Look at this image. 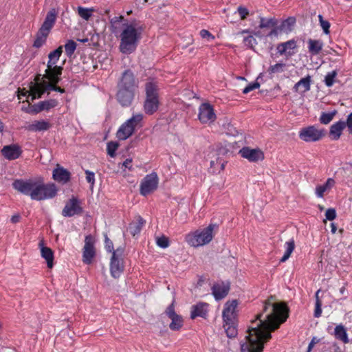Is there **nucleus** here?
<instances>
[{
	"mask_svg": "<svg viewBox=\"0 0 352 352\" xmlns=\"http://www.w3.org/2000/svg\"><path fill=\"white\" fill-rule=\"evenodd\" d=\"M270 296L265 302L263 312L252 321L255 327H249L245 341L241 344V352H262L264 344L272 338L271 333L280 327L289 317V309L284 302H275Z\"/></svg>",
	"mask_w": 352,
	"mask_h": 352,
	"instance_id": "1",
	"label": "nucleus"
},
{
	"mask_svg": "<svg viewBox=\"0 0 352 352\" xmlns=\"http://www.w3.org/2000/svg\"><path fill=\"white\" fill-rule=\"evenodd\" d=\"M12 187L19 192L30 196L32 200L42 201L54 198L58 188L54 183L45 184L41 177L15 179Z\"/></svg>",
	"mask_w": 352,
	"mask_h": 352,
	"instance_id": "2",
	"label": "nucleus"
},
{
	"mask_svg": "<svg viewBox=\"0 0 352 352\" xmlns=\"http://www.w3.org/2000/svg\"><path fill=\"white\" fill-rule=\"evenodd\" d=\"M145 28L144 24L137 21L123 25L119 46L122 53L129 54L135 50Z\"/></svg>",
	"mask_w": 352,
	"mask_h": 352,
	"instance_id": "3",
	"label": "nucleus"
},
{
	"mask_svg": "<svg viewBox=\"0 0 352 352\" xmlns=\"http://www.w3.org/2000/svg\"><path fill=\"white\" fill-rule=\"evenodd\" d=\"M58 12L54 8L50 9L47 13L44 22L36 33L33 47L40 48L45 43L47 38L56 21Z\"/></svg>",
	"mask_w": 352,
	"mask_h": 352,
	"instance_id": "4",
	"label": "nucleus"
},
{
	"mask_svg": "<svg viewBox=\"0 0 352 352\" xmlns=\"http://www.w3.org/2000/svg\"><path fill=\"white\" fill-rule=\"evenodd\" d=\"M217 227L215 224H210L207 228L186 236V242L191 246L199 247L209 243L213 238V230Z\"/></svg>",
	"mask_w": 352,
	"mask_h": 352,
	"instance_id": "5",
	"label": "nucleus"
},
{
	"mask_svg": "<svg viewBox=\"0 0 352 352\" xmlns=\"http://www.w3.org/2000/svg\"><path fill=\"white\" fill-rule=\"evenodd\" d=\"M63 52V47L60 46L55 50L51 52L49 55V60L47 65V68L45 72H48V76L54 82L58 81V75L62 74L63 67L56 65L57 61Z\"/></svg>",
	"mask_w": 352,
	"mask_h": 352,
	"instance_id": "6",
	"label": "nucleus"
},
{
	"mask_svg": "<svg viewBox=\"0 0 352 352\" xmlns=\"http://www.w3.org/2000/svg\"><path fill=\"white\" fill-rule=\"evenodd\" d=\"M142 119L143 116L141 113L133 115L132 118L120 126L116 133L117 138L120 140H125L129 138L133 133L135 127L138 126Z\"/></svg>",
	"mask_w": 352,
	"mask_h": 352,
	"instance_id": "7",
	"label": "nucleus"
},
{
	"mask_svg": "<svg viewBox=\"0 0 352 352\" xmlns=\"http://www.w3.org/2000/svg\"><path fill=\"white\" fill-rule=\"evenodd\" d=\"M124 248H118L113 252L110 262V272L111 276L116 278L120 276L124 271Z\"/></svg>",
	"mask_w": 352,
	"mask_h": 352,
	"instance_id": "8",
	"label": "nucleus"
},
{
	"mask_svg": "<svg viewBox=\"0 0 352 352\" xmlns=\"http://www.w3.org/2000/svg\"><path fill=\"white\" fill-rule=\"evenodd\" d=\"M323 136H324V131L318 129L314 126L302 128L299 132L300 139L307 142L318 141Z\"/></svg>",
	"mask_w": 352,
	"mask_h": 352,
	"instance_id": "9",
	"label": "nucleus"
},
{
	"mask_svg": "<svg viewBox=\"0 0 352 352\" xmlns=\"http://www.w3.org/2000/svg\"><path fill=\"white\" fill-rule=\"evenodd\" d=\"M158 186V177L155 173L147 175L140 184V194L146 196L155 191Z\"/></svg>",
	"mask_w": 352,
	"mask_h": 352,
	"instance_id": "10",
	"label": "nucleus"
},
{
	"mask_svg": "<svg viewBox=\"0 0 352 352\" xmlns=\"http://www.w3.org/2000/svg\"><path fill=\"white\" fill-rule=\"evenodd\" d=\"M118 87L128 89L136 91L138 87V80L131 69H126L120 77Z\"/></svg>",
	"mask_w": 352,
	"mask_h": 352,
	"instance_id": "11",
	"label": "nucleus"
},
{
	"mask_svg": "<svg viewBox=\"0 0 352 352\" xmlns=\"http://www.w3.org/2000/svg\"><path fill=\"white\" fill-rule=\"evenodd\" d=\"M238 302L236 300L232 301H228L226 302L224 309L222 313V317L224 323L226 324H236L237 321V314L236 307Z\"/></svg>",
	"mask_w": 352,
	"mask_h": 352,
	"instance_id": "12",
	"label": "nucleus"
},
{
	"mask_svg": "<svg viewBox=\"0 0 352 352\" xmlns=\"http://www.w3.org/2000/svg\"><path fill=\"white\" fill-rule=\"evenodd\" d=\"M295 23L296 19L294 17H288L283 21L280 25L277 23L275 28L271 30L267 36L269 37H277L281 34H288L293 30Z\"/></svg>",
	"mask_w": 352,
	"mask_h": 352,
	"instance_id": "13",
	"label": "nucleus"
},
{
	"mask_svg": "<svg viewBox=\"0 0 352 352\" xmlns=\"http://www.w3.org/2000/svg\"><path fill=\"white\" fill-rule=\"evenodd\" d=\"M166 314L171 320L169 328L172 331H179L184 325V320L180 315L175 311V300L166 308Z\"/></svg>",
	"mask_w": 352,
	"mask_h": 352,
	"instance_id": "14",
	"label": "nucleus"
},
{
	"mask_svg": "<svg viewBox=\"0 0 352 352\" xmlns=\"http://www.w3.org/2000/svg\"><path fill=\"white\" fill-rule=\"evenodd\" d=\"M83 212L80 202L77 197H72L66 203L62 211V215L66 217H71L74 215H80Z\"/></svg>",
	"mask_w": 352,
	"mask_h": 352,
	"instance_id": "15",
	"label": "nucleus"
},
{
	"mask_svg": "<svg viewBox=\"0 0 352 352\" xmlns=\"http://www.w3.org/2000/svg\"><path fill=\"white\" fill-rule=\"evenodd\" d=\"M95 255L94 240L93 236L89 234L85 236L82 261L86 264H90Z\"/></svg>",
	"mask_w": 352,
	"mask_h": 352,
	"instance_id": "16",
	"label": "nucleus"
},
{
	"mask_svg": "<svg viewBox=\"0 0 352 352\" xmlns=\"http://www.w3.org/2000/svg\"><path fill=\"white\" fill-rule=\"evenodd\" d=\"M198 116L200 122L204 124L214 122L216 119L214 109L208 103H204L200 105Z\"/></svg>",
	"mask_w": 352,
	"mask_h": 352,
	"instance_id": "17",
	"label": "nucleus"
},
{
	"mask_svg": "<svg viewBox=\"0 0 352 352\" xmlns=\"http://www.w3.org/2000/svg\"><path fill=\"white\" fill-rule=\"evenodd\" d=\"M135 93L133 90L118 87L116 98L122 107H129L134 99Z\"/></svg>",
	"mask_w": 352,
	"mask_h": 352,
	"instance_id": "18",
	"label": "nucleus"
},
{
	"mask_svg": "<svg viewBox=\"0 0 352 352\" xmlns=\"http://www.w3.org/2000/svg\"><path fill=\"white\" fill-rule=\"evenodd\" d=\"M239 154L250 162H255L264 158V154L259 148L243 147L239 151Z\"/></svg>",
	"mask_w": 352,
	"mask_h": 352,
	"instance_id": "19",
	"label": "nucleus"
},
{
	"mask_svg": "<svg viewBox=\"0 0 352 352\" xmlns=\"http://www.w3.org/2000/svg\"><path fill=\"white\" fill-rule=\"evenodd\" d=\"M2 155L8 160H14L19 158L21 153L22 149L17 144H12L4 146L1 151Z\"/></svg>",
	"mask_w": 352,
	"mask_h": 352,
	"instance_id": "20",
	"label": "nucleus"
},
{
	"mask_svg": "<svg viewBox=\"0 0 352 352\" xmlns=\"http://www.w3.org/2000/svg\"><path fill=\"white\" fill-rule=\"evenodd\" d=\"M52 177L58 183L65 184L70 180L71 173L67 169L57 164L56 168L53 170Z\"/></svg>",
	"mask_w": 352,
	"mask_h": 352,
	"instance_id": "21",
	"label": "nucleus"
},
{
	"mask_svg": "<svg viewBox=\"0 0 352 352\" xmlns=\"http://www.w3.org/2000/svg\"><path fill=\"white\" fill-rule=\"evenodd\" d=\"M230 290V285L223 282L217 283L212 287V292L214 298L217 300L225 298Z\"/></svg>",
	"mask_w": 352,
	"mask_h": 352,
	"instance_id": "22",
	"label": "nucleus"
},
{
	"mask_svg": "<svg viewBox=\"0 0 352 352\" xmlns=\"http://www.w3.org/2000/svg\"><path fill=\"white\" fill-rule=\"evenodd\" d=\"M38 247L41 250V255L43 258L47 263L48 268H52L54 265V252L53 250L45 246L44 241L41 240L38 243Z\"/></svg>",
	"mask_w": 352,
	"mask_h": 352,
	"instance_id": "23",
	"label": "nucleus"
},
{
	"mask_svg": "<svg viewBox=\"0 0 352 352\" xmlns=\"http://www.w3.org/2000/svg\"><path fill=\"white\" fill-rule=\"evenodd\" d=\"M52 124L50 122L44 120H34L25 126L26 130L32 132L45 131L50 129Z\"/></svg>",
	"mask_w": 352,
	"mask_h": 352,
	"instance_id": "24",
	"label": "nucleus"
},
{
	"mask_svg": "<svg viewBox=\"0 0 352 352\" xmlns=\"http://www.w3.org/2000/svg\"><path fill=\"white\" fill-rule=\"evenodd\" d=\"M208 304L206 302H199L191 307L190 318L195 319L197 317L206 318L208 315Z\"/></svg>",
	"mask_w": 352,
	"mask_h": 352,
	"instance_id": "25",
	"label": "nucleus"
},
{
	"mask_svg": "<svg viewBox=\"0 0 352 352\" xmlns=\"http://www.w3.org/2000/svg\"><path fill=\"white\" fill-rule=\"evenodd\" d=\"M44 78H45V75L42 76L41 74H37L34 78V82H31L30 83L29 87L32 95V102L36 98L37 94L43 87V82H46Z\"/></svg>",
	"mask_w": 352,
	"mask_h": 352,
	"instance_id": "26",
	"label": "nucleus"
},
{
	"mask_svg": "<svg viewBox=\"0 0 352 352\" xmlns=\"http://www.w3.org/2000/svg\"><path fill=\"white\" fill-rule=\"evenodd\" d=\"M345 127L346 124L344 121H339L332 124L329 130L331 138L333 140H338L340 138L342 132Z\"/></svg>",
	"mask_w": 352,
	"mask_h": 352,
	"instance_id": "27",
	"label": "nucleus"
},
{
	"mask_svg": "<svg viewBox=\"0 0 352 352\" xmlns=\"http://www.w3.org/2000/svg\"><path fill=\"white\" fill-rule=\"evenodd\" d=\"M296 47V42L292 39L285 43H281L277 45V50L280 55L286 54L288 56L292 55L294 53L288 51L289 50H294Z\"/></svg>",
	"mask_w": 352,
	"mask_h": 352,
	"instance_id": "28",
	"label": "nucleus"
},
{
	"mask_svg": "<svg viewBox=\"0 0 352 352\" xmlns=\"http://www.w3.org/2000/svg\"><path fill=\"white\" fill-rule=\"evenodd\" d=\"M60 75H58V81L54 82L53 80L51 79L50 77L48 76V72H45V78L48 79L50 82L46 81L45 82H43V87L40 89L38 94H37L36 98H41V96L47 90L54 91V88L56 87V84H58L60 80Z\"/></svg>",
	"mask_w": 352,
	"mask_h": 352,
	"instance_id": "29",
	"label": "nucleus"
},
{
	"mask_svg": "<svg viewBox=\"0 0 352 352\" xmlns=\"http://www.w3.org/2000/svg\"><path fill=\"white\" fill-rule=\"evenodd\" d=\"M145 220L140 216L135 217V220L129 224V230L133 236L139 234L145 224Z\"/></svg>",
	"mask_w": 352,
	"mask_h": 352,
	"instance_id": "30",
	"label": "nucleus"
},
{
	"mask_svg": "<svg viewBox=\"0 0 352 352\" xmlns=\"http://www.w3.org/2000/svg\"><path fill=\"white\" fill-rule=\"evenodd\" d=\"M159 107L158 98H146L144 102V111L148 115H152L157 111Z\"/></svg>",
	"mask_w": 352,
	"mask_h": 352,
	"instance_id": "31",
	"label": "nucleus"
},
{
	"mask_svg": "<svg viewBox=\"0 0 352 352\" xmlns=\"http://www.w3.org/2000/svg\"><path fill=\"white\" fill-rule=\"evenodd\" d=\"M336 182L332 178H329L323 185H318L316 188V195L318 197L322 198L326 191L329 190L335 185Z\"/></svg>",
	"mask_w": 352,
	"mask_h": 352,
	"instance_id": "32",
	"label": "nucleus"
},
{
	"mask_svg": "<svg viewBox=\"0 0 352 352\" xmlns=\"http://www.w3.org/2000/svg\"><path fill=\"white\" fill-rule=\"evenodd\" d=\"M311 76L308 75L305 78H302L298 82H296L294 86V89L295 91H298L299 89H301V91L303 93L308 91L311 88Z\"/></svg>",
	"mask_w": 352,
	"mask_h": 352,
	"instance_id": "33",
	"label": "nucleus"
},
{
	"mask_svg": "<svg viewBox=\"0 0 352 352\" xmlns=\"http://www.w3.org/2000/svg\"><path fill=\"white\" fill-rule=\"evenodd\" d=\"M146 98H158L157 87L153 81L147 82L145 85Z\"/></svg>",
	"mask_w": 352,
	"mask_h": 352,
	"instance_id": "34",
	"label": "nucleus"
},
{
	"mask_svg": "<svg viewBox=\"0 0 352 352\" xmlns=\"http://www.w3.org/2000/svg\"><path fill=\"white\" fill-rule=\"evenodd\" d=\"M309 52L313 55L318 54L322 49L323 43L320 40L309 39Z\"/></svg>",
	"mask_w": 352,
	"mask_h": 352,
	"instance_id": "35",
	"label": "nucleus"
},
{
	"mask_svg": "<svg viewBox=\"0 0 352 352\" xmlns=\"http://www.w3.org/2000/svg\"><path fill=\"white\" fill-rule=\"evenodd\" d=\"M334 335L336 339L341 340L344 343H348L349 341L346 329L342 324L336 327Z\"/></svg>",
	"mask_w": 352,
	"mask_h": 352,
	"instance_id": "36",
	"label": "nucleus"
},
{
	"mask_svg": "<svg viewBox=\"0 0 352 352\" xmlns=\"http://www.w3.org/2000/svg\"><path fill=\"white\" fill-rule=\"evenodd\" d=\"M278 20L276 18L265 19L260 17L259 28H275L277 25Z\"/></svg>",
	"mask_w": 352,
	"mask_h": 352,
	"instance_id": "37",
	"label": "nucleus"
},
{
	"mask_svg": "<svg viewBox=\"0 0 352 352\" xmlns=\"http://www.w3.org/2000/svg\"><path fill=\"white\" fill-rule=\"evenodd\" d=\"M285 251L284 253L283 256L280 258V262H285L291 256L292 252L294 251L295 248V242L294 240L292 239L289 240V241H287L285 243Z\"/></svg>",
	"mask_w": 352,
	"mask_h": 352,
	"instance_id": "38",
	"label": "nucleus"
},
{
	"mask_svg": "<svg viewBox=\"0 0 352 352\" xmlns=\"http://www.w3.org/2000/svg\"><path fill=\"white\" fill-rule=\"evenodd\" d=\"M78 14L83 19L88 21L94 12V8H86L81 6L78 7Z\"/></svg>",
	"mask_w": 352,
	"mask_h": 352,
	"instance_id": "39",
	"label": "nucleus"
},
{
	"mask_svg": "<svg viewBox=\"0 0 352 352\" xmlns=\"http://www.w3.org/2000/svg\"><path fill=\"white\" fill-rule=\"evenodd\" d=\"M223 327L225 329L226 335L228 338H234L237 335L236 324H226L224 323Z\"/></svg>",
	"mask_w": 352,
	"mask_h": 352,
	"instance_id": "40",
	"label": "nucleus"
},
{
	"mask_svg": "<svg viewBox=\"0 0 352 352\" xmlns=\"http://www.w3.org/2000/svg\"><path fill=\"white\" fill-rule=\"evenodd\" d=\"M76 43L72 40H69L65 45V50L67 56L71 57L76 49Z\"/></svg>",
	"mask_w": 352,
	"mask_h": 352,
	"instance_id": "41",
	"label": "nucleus"
},
{
	"mask_svg": "<svg viewBox=\"0 0 352 352\" xmlns=\"http://www.w3.org/2000/svg\"><path fill=\"white\" fill-rule=\"evenodd\" d=\"M337 111H334L330 113H322L320 117V122L323 124H329L333 119Z\"/></svg>",
	"mask_w": 352,
	"mask_h": 352,
	"instance_id": "42",
	"label": "nucleus"
},
{
	"mask_svg": "<svg viewBox=\"0 0 352 352\" xmlns=\"http://www.w3.org/2000/svg\"><path fill=\"white\" fill-rule=\"evenodd\" d=\"M285 67L286 65L285 63H276L274 65H271L268 68L267 72L270 74L281 73L284 72Z\"/></svg>",
	"mask_w": 352,
	"mask_h": 352,
	"instance_id": "43",
	"label": "nucleus"
},
{
	"mask_svg": "<svg viewBox=\"0 0 352 352\" xmlns=\"http://www.w3.org/2000/svg\"><path fill=\"white\" fill-rule=\"evenodd\" d=\"M337 76L336 71L333 70L329 72L324 78V82L327 87H331L334 83V79Z\"/></svg>",
	"mask_w": 352,
	"mask_h": 352,
	"instance_id": "44",
	"label": "nucleus"
},
{
	"mask_svg": "<svg viewBox=\"0 0 352 352\" xmlns=\"http://www.w3.org/2000/svg\"><path fill=\"white\" fill-rule=\"evenodd\" d=\"M119 144L116 142H109L107 143V153L111 157H113L116 155V151L118 149Z\"/></svg>",
	"mask_w": 352,
	"mask_h": 352,
	"instance_id": "45",
	"label": "nucleus"
},
{
	"mask_svg": "<svg viewBox=\"0 0 352 352\" xmlns=\"http://www.w3.org/2000/svg\"><path fill=\"white\" fill-rule=\"evenodd\" d=\"M157 245L162 248H166L169 246V239L165 236L157 237L156 240Z\"/></svg>",
	"mask_w": 352,
	"mask_h": 352,
	"instance_id": "46",
	"label": "nucleus"
},
{
	"mask_svg": "<svg viewBox=\"0 0 352 352\" xmlns=\"http://www.w3.org/2000/svg\"><path fill=\"white\" fill-rule=\"evenodd\" d=\"M58 104L57 100L54 99H50L45 101H42V105L44 106L45 110H50L52 108L56 107Z\"/></svg>",
	"mask_w": 352,
	"mask_h": 352,
	"instance_id": "47",
	"label": "nucleus"
},
{
	"mask_svg": "<svg viewBox=\"0 0 352 352\" xmlns=\"http://www.w3.org/2000/svg\"><path fill=\"white\" fill-rule=\"evenodd\" d=\"M318 18H319L320 26L322 28L324 32L326 34H328L329 33V28H330L329 22L324 20L322 16L320 14L318 16Z\"/></svg>",
	"mask_w": 352,
	"mask_h": 352,
	"instance_id": "48",
	"label": "nucleus"
},
{
	"mask_svg": "<svg viewBox=\"0 0 352 352\" xmlns=\"http://www.w3.org/2000/svg\"><path fill=\"white\" fill-rule=\"evenodd\" d=\"M45 110L44 106L42 105V102H38L37 104L32 106L30 110H28L27 112L30 113H37Z\"/></svg>",
	"mask_w": 352,
	"mask_h": 352,
	"instance_id": "49",
	"label": "nucleus"
},
{
	"mask_svg": "<svg viewBox=\"0 0 352 352\" xmlns=\"http://www.w3.org/2000/svg\"><path fill=\"white\" fill-rule=\"evenodd\" d=\"M45 110L44 106L42 105V102H38L37 104L32 106L30 110H28L27 112L30 113H37Z\"/></svg>",
	"mask_w": 352,
	"mask_h": 352,
	"instance_id": "50",
	"label": "nucleus"
},
{
	"mask_svg": "<svg viewBox=\"0 0 352 352\" xmlns=\"http://www.w3.org/2000/svg\"><path fill=\"white\" fill-rule=\"evenodd\" d=\"M237 10L241 20L245 19L247 16L249 15V10L243 6L238 7Z\"/></svg>",
	"mask_w": 352,
	"mask_h": 352,
	"instance_id": "51",
	"label": "nucleus"
},
{
	"mask_svg": "<svg viewBox=\"0 0 352 352\" xmlns=\"http://www.w3.org/2000/svg\"><path fill=\"white\" fill-rule=\"evenodd\" d=\"M243 41L245 45L250 48H253L254 45L256 43V39L253 36H248L245 37Z\"/></svg>",
	"mask_w": 352,
	"mask_h": 352,
	"instance_id": "52",
	"label": "nucleus"
},
{
	"mask_svg": "<svg viewBox=\"0 0 352 352\" xmlns=\"http://www.w3.org/2000/svg\"><path fill=\"white\" fill-rule=\"evenodd\" d=\"M325 217H326V219L329 221H332V220L335 219L336 217V210L333 208L327 209L325 212Z\"/></svg>",
	"mask_w": 352,
	"mask_h": 352,
	"instance_id": "53",
	"label": "nucleus"
},
{
	"mask_svg": "<svg viewBox=\"0 0 352 352\" xmlns=\"http://www.w3.org/2000/svg\"><path fill=\"white\" fill-rule=\"evenodd\" d=\"M200 36L203 38H206L208 41H211L214 39V36L212 35L209 31L206 30H201L200 31Z\"/></svg>",
	"mask_w": 352,
	"mask_h": 352,
	"instance_id": "54",
	"label": "nucleus"
},
{
	"mask_svg": "<svg viewBox=\"0 0 352 352\" xmlns=\"http://www.w3.org/2000/svg\"><path fill=\"white\" fill-rule=\"evenodd\" d=\"M260 87V84L258 82H254L248 85L243 91V94H248L251 91L256 89Z\"/></svg>",
	"mask_w": 352,
	"mask_h": 352,
	"instance_id": "55",
	"label": "nucleus"
},
{
	"mask_svg": "<svg viewBox=\"0 0 352 352\" xmlns=\"http://www.w3.org/2000/svg\"><path fill=\"white\" fill-rule=\"evenodd\" d=\"M322 302L320 300H318L317 302H316V306H315V310H314V316L316 318H318L321 316L322 314Z\"/></svg>",
	"mask_w": 352,
	"mask_h": 352,
	"instance_id": "56",
	"label": "nucleus"
},
{
	"mask_svg": "<svg viewBox=\"0 0 352 352\" xmlns=\"http://www.w3.org/2000/svg\"><path fill=\"white\" fill-rule=\"evenodd\" d=\"M85 174H86V179H87V182L91 184V186H94V182H95L94 173L89 170H86Z\"/></svg>",
	"mask_w": 352,
	"mask_h": 352,
	"instance_id": "57",
	"label": "nucleus"
},
{
	"mask_svg": "<svg viewBox=\"0 0 352 352\" xmlns=\"http://www.w3.org/2000/svg\"><path fill=\"white\" fill-rule=\"evenodd\" d=\"M105 248L108 252H111L112 254L113 252L115 251L113 242L107 237V235L105 236Z\"/></svg>",
	"mask_w": 352,
	"mask_h": 352,
	"instance_id": "58",
	"label": "nucleus"
},
{
	"mask_svg": "<svg viewBox=\"0 0 352 352\" xmlns=\"http://www.w3.org/2000/svg\"><path fill=\"white\" fill-rule=\"evenodd\" d=\"M19 99H21V96H28L27 101L30 103L29 98L32 97V95L31 94L30 89L29 91H25V89L19 91Z\"/></svg>",
	"mask_w": 352,
	"mask_h": 352,
	"instance_id": "59",
	"label": "nucleus"
},
{
	"mask_svg": "<svg viewBox=\"0 0 352 352\" xmlns=\"http://www.w3.org/2000/svg\"><path fill=\"white\" fill-rule=\"evenodd\" d=\"M345 124L349 129V133H352V112L348 116Z\"/></svg>",
	"mask_w": 352,
	"mask_h": 352,
	"instance_id": "60",
	"label": "nucleus"
},
{
	"mask_svg": "<svg viewBox=\"0 0 352 352\" xmlns=\"http://www.w3.org/2000/svg\"><path fill=\"white\" fill-rule=\"evenodd\" d=\"M124 19L122 16H114L111 19V23L113 28H116L115 25L118 23L121 22Z\"/></svg>",
	"mask_w": 352,
	"mask_h": 352,
	"instance_id": "61",
	"label": "nucleus"
},
{
	"mask_svg": "<svg viewBox=\"0 0 352 352\" xmlns=\"http://www.w3.org/2000/svg\"><path fill=\"white\" fill-rule=\"evenodd\" d=\"M318 342V340H317L316 338H314L311 342L309 344L307 352H310L311 349H313L314 346Z\"/></svg>",
	"mask_w": 352,
	"mask_h": 352,
	"instance_id": "62",
	"label": "nucleus"
},
{
	"mask_svg": "<svg viewBox=\"0 0 352 352\" xmlns=\"http://www.w3.org/2000/svg\"><path fill=\"white\" fill-rule=\"evenodd\" d=\"M132 163V160L131 159H126L122 164V166H124V168H128L129 170L131 169V164Z\"/></svg>",
	"mask_w": 352,
	"mask_h": 352,
	"instance_id": "63",
	"label": "nucleus"
},
{
	"mask_svg": "<svg viewBox=\"0 0 352 352\" xmlns=\"http://www.w3.org/2000/svg\"><path fill=\"white\" fill-rule=\"evenodd\" d=\"M20 219H21V216L19 214H17L13 215L11 217L10 221L12 223H16L19 222Z\"/></svg>",
	"mask_w": 352,
	"mask_h": 352,
	"instance_id": "64",
	"label": "nucleus"
}]
</instances>
